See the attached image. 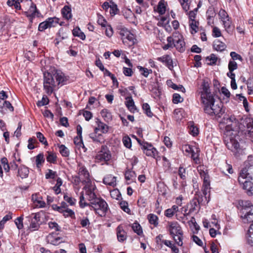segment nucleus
I'll return each instance as SVG.
<instances>
[{
  "label": "nucleus",
  "instance_id": "3c124183",
  "mask_svg": "<svg viewBox=\"0 0 253 253\" xmlns=\"http://www.w3.org/2000/svg\"><path fill=\"white\" fill-rule=\"evenodd\" d=\"M214 49L218 51H221V42L219 40H215L213 42Z\"/></svg>",
  "mask_w": 253,
  "mask_h": 253
},
{
  "label": "nucleus",
  "instance_id": "bf43d9fd",
  "mask_svg": "<svg viewBox=\"0 0 253 253\" xmlns=\"http://www.w3.org/2000/svg\"><path fill=\"white\" fill-rule=\"evenodd\" d=\"M48 226L51 229H54L56 231L60 230V227L55 222H48Z\"/></svg>",
  "mask_w": 253,
  "mask_h": 253
},
{
  "label": "nucleus",
  "instance_id": "ea45409f",
  "mask_svg": "<svg viewBox=\"0 0 253 253\" xmlns=\"http://www.w3.org/2000/svg\"><path fill=\"white\" fill-rule=\"evenodd\" d=\"M48 155L46 156V160L50 163H55L56 161V155L55 153L48 152Z\"/></svg>",
  "mask_w": 253,
  "mask_h": 253
},
{
  "label": "nucleus",
  "instance_id": "6e6552de",
  "mask_svg": "<svg viewBox=\"0 0 253 253\" xmlns=\"http://www.w3.org/2000/svg\"><path fill=\"white\" fill-rule=\"evenodd\" d=\"M56 82L54 80L53 73L49 72L44 73L43 87L47 94H51L56 86Z\"/></svg>",
  "mask_w": 253,
  "mask_h": 253
},
{
  "label": "nucleus",
  "instance_id": "0eeeda50",
  "mask_svg": "<svg viewBox=\"0 0 253 253\" xmlns=\"http://www.w3.org/2000/svg\"><path fill=\"white\" fill-rule=\"evenodd\" d=\"M111 158V154L108 147L105 145H102L94 157L95 162L103 165L109 161Z\"/></svg>",
  "mask_w": 253,
  "mask_h": 253
},
{
  "label": "nucleus",
  "instance_id": "052dcab7",
  "mask_svg": "<svg viewBox=\"0 0 253 253\" xmlns=\"http://www.w3.org/2000/svg\"><path fill=\"white\" fill-rule=\"evenodd\" d=\"M37 137L41 143L45 145H47V142L46 140V138L41 132H37Z\"/></svg>",
  "mask_w": 253,
  "mask_h": 253
},
{
  "label": "nucleus",
  "instance_id": "6e6d98bb",
  "mask_svg": "<svg viewBox=\"0 0 253 253\" xmlns=\"http://www.w3.org/2000/svg\"><path fill=\"white\" fill-rule=\"evenodd\" d=\"M193 147V146L188 144L183 145L182 146V150L183 152H185L186 155H189L190 152H191Z\"/></svg>",
  "mask_w": 253,
  "mask_h": 253
},
{
  "label": "nucleus",
  "instance_id": "f03ea898",
  "mask_svg": "<svg viewBox=\"0 0 253 253\" xmlns=\"http://www.w3.org/2000/svg\"><path fill=\"white\" fill-rule=\"evenodd\" d=\"M201 97L204 106V110L206 113L210 115H214L215 119L218 120L221 117V101H215L213 94L210 90L208 82L204 81L202 84Z\"/></svg>",
  "mask_w": 253,
  "mask_h": 253
},
{
  "label": "nucleus",
  "instance_id": "cd10ccee",
  "mask_svg": "<svg viewBox=\"0 0 253 253\" xmlns=\"http://www.w3.org/2000/svg\"><path fill=\"white\" fill-rule=\"evenodd\" d=\"M47 239L48 243L55 246L59 245L60 243L62 242L60 241L61 239L60 237H57L54 238L53 234H49L47 236Z\"/></svg>",
  "mask_w": 253,
  "mask_h": 253
},
{
  "label": "nucleus",
  "instance_id": "1a4fd4ad",
  "mask_svg": "<svg viewBox=\"0 0 253 253\" xmlns=\"http://www.w3.org/2000/svg\"><path fill=\"white\" fill-rule=\"evenodd\" d=\"M222 24L224 25L225 30L229 34H231L234 30V26L232 23L231 19L229 18L227 12L222 10Z\"/></svg>",
  "mask_w": 253,
  "mask_h": 253
},
{
  "label": "nucleus",
  "instance_id": "c756f323",
  "mask_svg": "<svg viewBox=\"0 0 253 253\" xmlns=\"http://www.w3.org/2000/svg\"><path fill=\"white\" fill-rule=\"evenodd\" d=\"M163 243L166 246L170 248L174 253H179V249L175 246L171 241L164 240L162 241Z\"/></svg>",
  "mask_w": 253,
  "mask_h": 253
},
{
  "label": "nucleus",
  "instance_id": "5fc2aeb1",
  "mask_svg": "<svg viewBox=\"0 0 253 253\" xmlns=\"http://www.w3.org/2000/svg\"><path fill=\"white\" fill-rule=\"evenodd\" d=\"M74 142L76 145L79 146V147L82 146L83 147H84L82 140V136H77L75 137L74 139Z\"/></svg>",
  "mask_w": 253,
  "mask_h": 253
},
{
  "label": "nucleus",
  "instance_id": "09e8293b",
  "mask_svg": "<svg viewBox=\"0 0 253 253\" xmlns=\"http://www.w3.org/2000/svg\"><path fill=\"white\" fill-rule=\"evenodd\" d=\"M217 57L213 54H211L210 56H208L206 58L207 61H210V62L208 63V64L210 65L215 64L217 61Z\"/></svg>",
  "mask_w": 253,
  "mask_h": 253
},
{
  "label": "nucleus",
  "instance_id": "338daca9",
  "mask_svg": "<svg viewBox=\"0 0 253 253\" xmlns=\"http://www.w3.org/2000/svg\"><path fill=\"white\" fill-rule=\"evenodd\" d=\"M64 199L65 201H66L67 202H68L70 205L72 206L74 205L76 203V199L69 197L67 195H64Z\"/></svg>",
  "mask_w": 253,
  "mask_h": 253
},
{
  "label": "nucleus",
  "instance_id": "f704fd0d",
  "mask_svg": "<svg viewBox=\"0 0 253 253\" xmlns=\"http://www.w3.org/2000/svg\"><path fill=\"white\" fill-rule=\"evenodd\" d=\"M148 219L151 224H153L155 227L158 225V217L157 215L152 213L149 214L148 215Z\"/></svg>",
  "mask_w": 253,
  "mask_h": 253
},
{
  "label": "nucleus",
  "instance_id": "f3484780",
  "mask_svg": "<svg viewBox=\"0 0 253 253\" xmlns=\"http://www.w3.org/2000/svg\"><path fill=\"white\" fill-rule=\"evenodd\" d=\"M95 123L97 125V126L95 128L94 131L98 132V130H101L103 133H106L108 131V126L102 122L99 119H96Z\"/></svg>",
  "mask_w": 253,
  "mask_h": 253
},
{
  "label": "nucleus",
  "instance_id": "e433bc0d",
  "mask_svg": "<svg viewBox=\"0 0 253 253\" xmlns=\"http://www.w3.org/2000/svg\"><path fill=\"white\" fill-rule=\"evenodd\" d=\"M44 162L43 154L40 153L36 157V163L37 167L39 168L41 165Z\"/></svg>",
  "mask_w": 253,
  "mask_h": 253
},
{
  "label": "nucleus",
  "instance_id": "7ed1b4c3",
  "mask_svg": "<svg viewBox=\"0 0 253 253\" xmlns=\"http://www.w3.org/2000/svg\"><path fill=\"white\" fill-rule=\"evenodd\" d=\"M252 158L251 155L248 156V160L245 162L238 177L239 183L249 196L253 195V163L249 162Z\"/></svg>",
  "mask_w": 253,
  "mask_h": 253
},
{
  "label": "nucleus",
  "instance_id": "473e14b6",
  "mask_svg": "<svg viewBox=\"0 0 253 253\" xmlns=\"http://www.w3.org/2000/svg\"><path fill=\"white\" fill-rule=\"evenodd\" d=\"M59 19L56 17L48 18L46 21L49 28L55 27L59 23Z\"/></svg>",
  "mask_w": 253,
  "mask_h": 253
},
{
  "label": "nucleus",
  "instance_id": "58836bf2",
  "mask_svg": "<svg viewBox=\"0 0 253 253\" xmlns=\"http://www.w3.org/2000/svg\"><path fill=\"white\" fill-rule=\"evenodd\" d=\"M120 206L121 208L125 212L130 214V210L128 208V204L127 202L122 201L120 203Z\"/></svg>",
  "mask_w": 253,
  "mask_h": 253
},
{
  "label": "nucleus",
  "instance_id": "dca6fc26",
  "mask_svg": "<svg viewBox=\"0 0 253 253\" xmlns=\"http://www.w3.org/2000/svg\"><path fill=\"white\" fill-rule=\"evenodd\" d=\"M117 236L120 242H123L126 239V233L121 225H119L117 228Z\"/></svg>",
  "mask_w": 253,
  "mask_h": 253
},
{
  "label": "nucleus",
  "instance_id": "0e129e2a",
  "mask_svg": "<svg viewBox=\"0 0 253 253\" xmlns=\"http://www.w3.org/2000/svg\"><path fill=\"white\" fill-rule=\"evenodd\" d=\"M62 213H63V215L65 216H72L74 214V212L71 209H69L65 207V208H64Z\"/></svg>",
  "mask_w": 253,
  "mask_h": 253
},
{
  "label": "nucleus",
  "instance_id": "9b49d317",
  "mask_svg": "<svg viewBox=\"0 0 253 253\" xmlns=\"http://www.w3.org/2000/svg\"><path fill=\"white\" fill-rule=\"evenodd\" d=\"M173 37L175 38L174 47L180 52L184 51L185 50V42L182 36L176 33L173 34Z\"/></svg>",
  "mask_w": 253,
  "mask_h": 253
},
{
  "label": "nucleus",
  "instance_id": "a878e982",
  "mask_svg": "<svg viewBox=\"0 0 253 253\" xmlns=\"http://www.w3.org/2000/svg\"><path fill=\"white\" fill-rule=\"evenodd\" d=\"M126 105L127 108L132 113L136 111V108L134 105V102L131 97H128L126 98Z\"/></svg>",
  "mask_w": 253,
  "mask_h": 253
},
{
  "label": "nucleus",
  "instance_id": "c9c22d12",
  "mask_svg": "<svg viewBox=\"0 0 253 253\" xmlns=\"http://www.w3.org/2000/svg\"><path fill=\"white\" fill-rule=\"evenodd\" d=\"M132 228L133 231L138 235H141L143 234L142 229L140 225L137 223H134L132 225Z\"/></svg>",
  "mask_w": 253,
  "mask_h": 253
},
{
  "label": "nucleus",
  "instance_id": "ddd939ff",
  "mask_svg": "<svg viewBox=\"0 0 253 253\" xmlns=\"http://www.w3.org/2000/svg\"><path fill=\"white\" fill-rule=\"evenodd\" d=\"M79 174L80 176L84 177V181L88 184V183L90 182V180L89 179V174L87 169L84 166L81 164L79 165Z\"/></svg>",
  "mask_w": 253,
  "mask_h": 253
},
{
  "label": "nucleus",
  "instance_id": "f257e3e1",
  "mask_svg": "<svg viewBox=\"0 0 253 253\" xmlns=\"http://www.w3.org/2000/svg\"><path fill=\"white\" fill-rule=\"evenodd\" d=\"M226 125L224 143L227 147L235 153H239L241 148L239 141L242 133L244 126L239 125L234 116L225 114L222 118V124Z\"/></svg>",
  "mask_w": 253,
  "mask_h": 253
},
{
  "label": "nucleus",
  "instance_id": "f8f14e48",
  "mask_svg": "<svg viewBox=\"0 0 253 253\" xmlns=\"http://www.w3.org/2000/svg\"><path fill=\"white\" fill-rule=\"evenodd\" d=\"M157 60L166 65V66L170 70L173 68V61L171 57L169 55H165L162 57H158Z\"/></svg>",
  "mask_w": 253,
  "mask_h": 253
},
{
  "label": "nucleus",
  "instance_id": "4c0bfd02",
  "mask_svg": "<svg viewBox=\"0 0 253 253\" xmlns=\"http://www.w3.org/2000/svg\"><path fill=\"white\" fill-rule=\"evenodd\" d=\"M142 109L147 116L151 117L153 116V113L151 111L150 107L148 103H143L142 105Z\"/></svg>",
  "mask_w": 253,
  "mask_h": 253
},
{
  "label": "nucleus",
  "instance_id": "680f3d73",
  "mask_svg": "<svg viewBox=\"0 0 253 253\" xmlns=\"http://www.w3.org/2000/svg\"><path fill=\"white\" fill-rule=\"evenodd\" d=\"M97 23L102 27H106L107 21L101 15H98Z\"/></svg>",
  "mask_w": 253,
  "mask_h": 253
},
{
  "label": "nucleus",
  "instance_id": "6ab92c4d",
  "mask_svg": "<svg viewBox=\"0 0 253 253\" xmlns=\"http://www.w3.org/2000/svg\"><path fill=\"white\" fill-rule=\"evenodd\" d=\"M53 73L54 79L56 80V84L58 85L60 84H63L65 81V77L64 74L60 70L54 71Z\"/></svg>",
  "mask_w": 253,
  "mask_h": 253
},
{
  "label": "nucleus",
  "instance_id": "4be33fe9",
  "mask_svg": "<svg viewBox=\"0 0 253 253\" xmlns=\"http://www.w3.org/2000/svg\"><path fill=\"white\" fill-rule=\"evenodd\" d=\"M103 183L106 185L114 187L116 185V177L112 175H107L103 179Z\"/></svg>",
  "mask_w": 253,
  "mask_h": 253
},
{
  "label": "nucleus",
  "instance_id": "2f4dec72",
  "mask_svg": "<svg viewBox=\"0 0 253 253\" xmlns=\"http://www.w3.org/2000/svg\"><path fill=\"white\" fill-rule=\"evenodd\" d=\"M73 34L74 36L78 37L82 40H84L85 39V35L81 31V29L78 27H77L73 29Z\"/></svg>",
  "mask_w": 253,
  "mask_h": 253
},
{
  "label": "nucleus",
  "instance_id": "5701e85b",
  "mask_svg": "<svg viewBox=\"0 0 253 253\" xmlns=\"http://www.w3.org/2000/svg\"><path fill=\"white\" fill-rule=\"evenodd\" d=\"M207 195H203L200 194L196 193L194 197L196 198L197 201H198L199 205L201 206L205 205L209 202V199L208 198Z\"/></svg>",
  "mask_w": 253,
  "mask_h": 253
},
{
  "label": "nucleus",
  "instance_id": "b1692460",
  "mask_svg": "<svg viewBox=\"0 0 253 253\" xmlns=\"http://www.w3.org/2000/svg\"><path fill=\"white\" fill-rule=\"evenodd\" d=\"M189 205L190 207V211L191 212H194V211L198 210V211L200 210L201 208V206L199 205L198 203V201L196 198L194 197L190 202Z\"/></svg>",
  "mask_w": 253,
  "mask_h": 253
},
{
  "label": "nucleus",
  "instance_id": "603ef678",
  "mask_svg": "<svg viewBox=\"0 0 253 253\" xmlns=\"http://www.w3.org/2000/svg\"><path fill=\"white\" fill-rule=\"evenodd\" d=\"M123 142L124 145L128 148L131 146V141L130 138L128 136H125L123 138Z\"/></svg>",
  "mask_w": 253,
  "mask_h": 253
},
{
  "label": "nucleus",
  "instance_id": "c03bdc74",
  "mask_svg": "<svg viewBox=\"0 0 253 253\" xmlns=\"http://www.w3.org/2000/svg\"><path fill=\"white\" fill-rule=\"evenodd\" d=\"M189 25L191 29L194 33H196L198 30L199 22L195 20H189Z\"/></svg>",
  "mask_w": 253,
  "mask_h": 253
},
{
  "label": "nucleus",
  "instance_id": "a18cd8bd",
  "mask_svg": "<svg viewBox=\"0 0 253 253\" xmlns=\"http://www.w3.org/2000/svg\"><path fill=\"white\" fill-rule=\"evenodd\" d=\"M125 175L127 180H133L136 176L135 172L129 170L126 171Z\"/></svg>",
  "mask_w": 253,
  "mask_h": 253
},
{
  "label": "nucleus",
  "instance_id": "37998d69",
  "mask_svg": "<svg viewBox=\"0 0 253 253\" xmlns=\"http://www.w3.org/2000/svg\"><path fill=\"white\" fill-rule=\"evenodd\" d=\"M59 151L63 157H68L69 155V151L68 149L64 145H61L59 146Z\"/></svg>",
  "mask_w": 253,
  "mask_h": 253
},
{
  "label": "nucleus",
  "instance_id": "bb28decb",
  "mask_svg": "<svg viewBox=\"0 0 253 253\" xmlns=\"http://www.w3.org/2000/svg\"><path fill=\"white\" fill-rule=\"evenodd\" d=\"M210 178L203 179L202 192L203 195H207L210 192Z\"/></svg>",
  "mask_w": 253,
  "mask_h": 253
},
{
  "label": "nucleus",
  "instance_id": "49530a36",
  "mask_svg": "<svg viewBox=\"0 0 253 253\" xmlns=\"http://www.w3.org/2000/svg\"><path fill=\"white\" fill-rule=\"evenodd\" d=\"M138 68L141 74L145 77H147L150 73H152V70H148L147 68L142 67L141 66H138Z\"/></svg>",
  "mask_w": 253,
  "mask_h": 253
},
{
  "label": "nucleus",
  "instance_id": "8fccbe9b",
  "mask_svg": "<svg viewBox=\"0 0 253 253\" xmlns=\"http://www.w3.org/2000/svg\"><path fill=\"white\" fill-rule=\"evenodd\" d=\"M49 102V99L46 96H43L41 100L38 101L37 105L38 107L43 106L47 104Z\"/></svg>",
  "mask_w": 253,
  "mask_h": 253
},
{
  "label": "nucleus",
  "instance_id": "72a5a7b5",
  "mask_svg": "<svg viewBox=\"0 0 253 253\" xmlns=\"http://www.w3.org/2000/svg\"><path fill=\"white\" fill-rule=\"evenodd\" d=\"M189 133L193 135L196 136L199 133V130L197 126H195L193 122H190L189 123Z\"/></svg>",
  "mask_w": 253,
  "mask_h": 253
},
{
  "label": "nucleus",
  "instance_id": "412c9836",
  "mask_svg": "<svg viewBox=\"0 0 253 253\" xmlns=\"http://www.w3.org/2000/svg\"><path fill=\"white\" fill-rule=\"evenodd\" d=\"M89 137L94 142L99 143H104L105 141L104 137L101 134L97 133V132L94 131L89 134Z\"/></svg>",
  "mask_w": 253,
  "mask_h": 253
},
{
  "label": "nucleus",
  "instance_id": "4468645a",
  "mask_svg": "<svg viewBox=\"0 0 253 253\" xmlns=\"http://www.w3.org/2000/svg\"><path fill=\"white\" fill-rule=\"evenodd\" d=\"M143 148L144 153L148 156L154 157L156 153V149L150 144L147 142L144 143Z\"/></svg>",
  "mask_w": 253,
  "mask_h": 253
},
{
  "label": "nucleus",
  "instance_id": "9d476101",
  "mask_svg": "<svg viewBox=\"0 0 253 253\" xmlns=\"http://www.w3.org/2000/svg\"><path fill=\"white\" fill-rule=\"evenodd\" d=\"M40 214L39 212L33 213L30 216L27 217L31 219V223L29 228L32 231L37 230L39 227V221H40Z\"/></svg>",
  "mask_w": 253,
  "mask_h": 253
},
{
  "label": "nucleus",
  "instance_id": "39448f33",
  "mask_svg": "<svg viewBox=\"0 0 253 253\" xmlns=\"http://www.w3.org/2000/svg\"><path fill=\"white\" fill-rule=\"evenodd\" d=\"M242 207L240 210L241 217L244 223L252 222L250 227L253 229V205L250 201L242 202Z\"/></svg>",
  "mask_w": 253,
  "mask_h": 253
},
{
  "label": "nucleus",
  "instance_id": "aec40b11",
  "mask_svg": "<svg viewBox=\"0 0 253 253\" xmlns=\"http://www.w3.org/2000/svg\"><path fill=\"white\" fill-rule=\"evenodd\" d=\"M39 14V12L37 9L36 5L34 3L31 4L29 10L26 12V16L32 19L36 16H38Z\"/></svg>",
  "mask_w": 253,
  "mask_h": 253
},
{
  "label": "nucleus",
  "instance_id": "7c9ffc66",
  "mask_svg": "<svg viewBox=\"0 0 253 253\" xmlns=\"http://www.w3.org/2000/svg\"><path fill=\"white\" fill-rule=\"evenodd\" d=\"M246 239L248 244L253 246V229L252 228L249 227L246 234Z\"/></svg>",
  "mask_w": 253,
  "mask_h": 253
},
{
  "label": "nucleus",
  "instance_id": "e2e57ef3",
  "mask_svg": "<svg viewBox=\"0 0 253 253\" xmlns=\"http://www.w3.org/2000/svg\"><path fill=\"white\" fill-rule=\"evenodd\" d=\"M199 156L200 152H197L196 153L192 154V156H191V159L193 160L194 163L197 164L200 163Z\"/></svg>",
  "mask_w": 253,
  "mask_h": 253
},
{
  "label": "nucleus",
  "instance_id": "393cba45",
  "mask_svg": "<svg viewBox=\"0 0 253 253\" xmlns=\"http://www.w3.org/2000/svg\"><path fill=\"white\" fill-rule=\"evenodd\" d=\"M61 13L64 18L67 20L70 19L72 17L71 8L67 5H65L61 10Z\"/></svg>",
  "mask_w": 253,
  "mask_h": 253
},
{
  "label": "nucleus",
  "instance_id": "a211bd4d",
  "mask_svg": "<svg viewBox=\"0 0 253 253\" xmlns=\"http://www.w3.org/2000/svg\"><path fill=\"white\" fill-rule=\"evenodd\" d=\"M29 174V169L24 165L20 166L18 169L17 176L22 179L28 177Z\"/></svg>",
  "mask_w": 253,
  "mask_h": 253
},
{
  "label": "nucleus",
  "instance_id": "864d4df0",
  "mask_svg": "<svg viewBox=\"0 0 253 253\" xmlns=\"http://www.w3.org/2000/svg\"><path fill=\"white\" fill-rule=\"evenodd\" d=\"M183 98L181 97V96L177 93H174L173 95L172 101L175 104H177L178 103H180L183 102Z\"/></svg>",
  "mask_w": 253,
  "mask_h": 253
},
{
  "label": "nucleus",
  "instance_id": "774afa93",
  "mask_svg": "<svg viewBox=\"0 0 253 253\" xmlns=\"http://www.w3.org/2000/svg\"><path fill=\"white\" fill-rule=\"evenodd\" d=\"M158 12L161 14H163L165 13L166 11V7L164 5V4L162 2H159L158 6Z\"/></svg>",
  "mask_w": 253,
  "mask_h": 253
},
{
  "label": "nucleus",
  "instance_id": "69168bd1",
  "mask_svg": "<svg viewBox=\"0 0 253 253\" xmlns=\"http://www.w3.org/2000/svg\"><path fill=\"white\" fill-rule=\"evenodd\" d=\"M237 63L233 60H230L228 64V69L230 71H233L234 70L237 69Z\"/></svg>",
  "mask_w": 253,
  "mask_h": 253
},
{
  "label": "nucleus",
  "instance_id": "20e7f679",
  "mask_svg": "<svg viewBox=\"0 0 253 253\" xmlns=\"http://www.w3.org/2000/svg\"><path fill=\"white\" fill-rule=\"evenodd\" d=\"M168 229L176 244L179 246L183 245V231L179 224L176 221L168 222Z\"/></svg>",
  "mask_w": 253,
  "mask_h": 253
},
{
  "label": "nucleus",
  "instance_id": "2eb2a0df",
  "mask_svg": "<svg viewBox=\"0 0 253 253\" xmlns=\"http://www.w3.org/2000/svg\"><path fill=\"white\" fill-rule=\"evenodd\" d=\"M84 189L85 190V194L87 196V198L90 202L95 200V199L98 198L93 191L94 187L89 186L87 184L84 186Z\"/></svg>",
  "mask_w": 253,
  "mask_h": 253
},
{
  "label": "nucleus",
  "instance_id": "79ce46f5",
  "mask_svg": "<svg viewBox=\"0 0 253 253\" xmlns=\"http://www.w3.org/2000/svg\"><path fill=\"white\" fill-rule=\"evenodd\" d=\"M247 84L248 94H253V78H249L247 81Z\"/></svg>",
  "mask_w": 253,
  "mask_h": 253
},
{
  "label": "nucleus",
  "instance_id": "13d9d810",
  "mask_svg": "<svg viewBox=\"0 0 253 253\" xmlns=\"http://www.w3.org/2000/svg\"><path fill=\"white\" fill-rule=\"evenodd\" d=\"M23 217L22 216L17 217L15 220V223L18 229H21L23 227Z\"/></svg>",
  "mask_w": 253,
  "mask_h": 253
},
{
  "label": "nucleus",
  "instance_id": "4d7b16f0",
  "mask_svg": "<svg viewBox=\"0 0 253 253\" xmlns=\"http://www.w3.org/2000/svg\"><path fill=\"white\" fill-rule=\"evenodd\" d=\"M119 30V34L122 36V39L125 38L127 34H129L130 32L125 27H121Z\"/></svg>",
  "mask_w": 253,
  "mask_h": 253
},
{
  "label": "nucleus",
  "instance_id": "c85d7f7f",
  "mask_svg": "<svg viewBox=\"0 0 253 253\" xmlns=\"http://www.w3.org/2000/svg\"><path fill=\"white\" fill-rule=\"evenodd\" d=\"M197 170L200 175V176L202 179H207L209 177V175L208 174V172H207V170L205 169V168L204 166H199L197 167Z\"/></svg>",
  "mask_w": 253,
  "mask_h": 253
},
{
  "label": "nucleus",
  "instance_id": "423d86ee",
  "mask_svg": "<svg viewBox=\"0 0 253 253\" xmlns=\"http://www.w3.org/2000/svg\"><path fill=\"white\" fill-rule=\"evenodd\" d=\"M89 207L100 216H104L108 210V205L102 199L98 198L90 202Z\"/></svg>",
  "mask_w": 253,
  "mask_h": 253
},
{
  "label": "nucleus",
  "instance_id": "de8ad7c7",
  "mask_svg": "<svg viewBox=\"0 0 253 253\" xmlns=\"http://www.w3.org/2000/svg\"><path fill=\"white\" fill-rule=\"evenodd\" d=\"M110 8V14L112 16L116 15L118 11H119L117 5L114 2H111V7Z\"/></svg>",
  "mask_w": 253,
  "mask_h": 253
},
{
  "label": "nucleus",
  "instance_id": "a19ab883",
  "mask_svg": "<svg viewBox=\"0 0 253 253\" xmlns=\"http://www.w3.org/2000/svg\"><path fill=\"white\" fill-rule=\"evenodd\" d=\"M100 114L105 120L107 121L111 120L112 118L111 114L107 109H103Z\"/></svg>",
  "mask_w": 253,
  "mask_h": 253
}]
</instances>
